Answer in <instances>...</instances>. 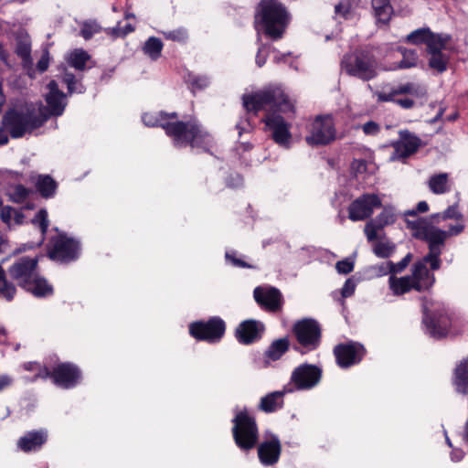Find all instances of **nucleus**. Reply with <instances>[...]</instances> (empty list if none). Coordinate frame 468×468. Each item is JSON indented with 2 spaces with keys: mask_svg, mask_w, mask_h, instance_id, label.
Segmentation results:
<instances>
[{
  "mask_svg": "<svg viewBox=\"0 0 468 468\" xmlns=\"http://www.w3.org/2000/svg\"><path fill=\"white\" fill-rule=\"evenodd\" d=\"M143 122L147 126H161L166 134L173 138L174 144L181 147L189 144L191 147L202 148L207 151L211 145L212 137L196 120L188 122H160L153 115L145 113Z\"/></svg>",
  "mask_w": 468,
  "mask_h": 468,
  "instance_id": "obj_1",
  "label": "nucleus"
},
{
  "mask_svg": "<svg viewBox=\"0 0 468 468\" xmlns=\"http://www.w3.org/2000/svg\"><path fill=\"white\" fill-rule=\"evenodd\" d=\"M408 228L412 231L413 237L425 240L431 250V256L433 258L434 268H441V260L440 258L445 240L452 236H456L464 230V225L458 223L449 226L448 230H442L432 225L426 218H418L416 220H408Z\"/></svg>",
  "mask_w": 468,
  "mask_h": 468,
  "instance_id": "obj_2",
  "label": "nucleus"
},
{
  "mask_svg": "<svg viewBox=\"0 0 468 468\" xmlns=\"http://www.w3.org/2000/svg\"><path fill=\"white\" fill-rule=\"evenodd\" d=\"M290 18L288 11L279 1L264 0L259 5L255 26H261L268 37L277 40L282 37Z\"/></svg>",
  "mask_w": 468,
  "mask_h": 468,
  "instance_id": "obj_3",
  "label": "nucleus"
},
{
  "mask_svg": "<svg viewBox=\"0 0 468 468\" xmlns=\"http://www.w3.org/2000/svg\"><path fill=\"white\" fill-rule=\"evenodd\" d=\"M2 121L12 138H20L42 126L47 122V117H39L36 105L31 103L21 111H8Z\"/></svg>",
  "mask_w": 468,
  "mask_h": 468,
  "instance_id": "obj_4",
  "label": "nucleus"
},
{
  "mask_svg": "<svg viewBox=\"0 0 468 468\" xmlns=\"http://www.w3.org/2000/svg\"><path fill=\"white\" fill-rule=\"evenodd\" d=\"M243 105L248 112H259L262 109L293 112V105L280 87H269L255 93L243 96Z\"/></svg>",
  "mask_w": 468,
  "mask_h": 468,
  "instance_id": "obj_5",
  "label": "nucleus"
},
{
  "mask_svg": "<svg viewBox=\"0 0 468 468\" xmlns=\"http://www.w3.org/2000/svg\"><path fill=\"white\" fill-rule=\"evenodd\" d=\"M232 421V433L237 446L244 451L254 448L259 439L255 419L242 410L236 414Z\"/></svg>",
  "mask_w": 468,
  "mask_h": 468,
  "instance_id": "obj_6",
  "label": "nucleus"
},
{
  "mask_svg": "<svg viewBox=\"0 0 468 468\" xmlns=\"http://www.w3.org/2000/svg\"><path fill=\"white\" fill-rule=\"evenodd\" d=\"M425 93V90L413 82L402 83L398 86L392 84H385L379 90L374 92V96L379 102L392 101L399 105L403 109H411L415 102L412 99L404 98L397 99V96L401 94H410L413 96H420Z\"/></svg>",
  "mask_w": 468,
  "mask_h": 468,
  "instance_id": "obj_7",
  "label": "nucleus"
},
{
  "mask_svg": "<svg viewBox=\"0 0 468 468\" xmlns=\"http://www.w3.org/2000/svg\"><path fill=\"white\" fill-rule=\"evenodd\" d=\"M341 65L346 74L363 80H369L377 76L375 59L362 52L346 55L342 59Z\"/></svg>",
  "mask_w": 468,
  "mask_h": 468,
  "instance_id": "obj_8",
  "label": "nucleus"
},
{
  "mask_svg": "<svg viewBox=\"0 0 468 468\" xmlns=\"http://www.w3.org/2000/svg\"><path fill=\"white\" fill-rule=\"evenodd\" d=\"M225 330V322L218 316H214L207 322H194L189 325V333L194 338L208 343L218 342L223 337Z\"/></svg>",
  "mask_w": 468,
  "mask_h": 468,
  "instance_id": "obj_9",
  "label": "nucleus"
},
{
  "mask_svg": "<svg viewBox=\"0 0 468 468\" xmlns=\"http://www.w3.org/2000/svg\"><path fill=\"white\" fill-rule=\"evenodd\" d=\"M322 369L311 364H302L292 372L287 388L295 390H308L314 388L321 380Z\"/></svg>",
  "mask_w": 468,
  "mask_h": 468,
  "instance_id": "obj_10",
  "label": "nucleus"
},
{
  "mask_svg": "<svg viewBox=\"0 0 468 468\" xmlns=\"http://www.w3.org/2000/svg\"><path fill=\"white\" fill-rule=\"evenodd\" d=\"M292 332L298 343L307 351L314 350L319 346L321 327L315 320L304 318L297 321L293 324Z\"/></svg>",
  "mask_w": 468,
  "mask_h": 468,
  "instance_id": "obj_11",
  "label": "nucleus"
},
{
  "mask_svg": "<svg viewBox=\"0 0 468 468\" xmlns=\"http://www.w3.org/2000/svg\"><path fill=\"white\" fill-rule=\"evenodd\" d=\"M431 256V250L420 261L415 262L411 266V274L410 275L413 288L418 292H425L430 290L435 283L434 274L428 270L427 264H430L431 271L439 270L434 268V260Z\"/></svg>",
  "mask_w": 468,
  "mask_h": 468,
  "instance_id": "obj_12",
  "label": "nucleus"
},
{
  "mask_svg": "<svg viewBox=\"0 0 468 468\" xmlns=\"http://www.w3.org/2000/svg\"><path fill=\"white\" fill-rule=\"evenodd\" d=\"M48 92L45 96L47 106L42 103L36 105L37 113L39 117H47V121L52 116H60L67 105L66 95L59 90L55 80L48 84Z\"/></svg>",
  "mask_w": 468,
  "mask_h": 468,
  "instance_id": "obj_13",
  "label": "nucleus"
},
{
  "mask_svg": "<svg viewBox=\"0 0 468 468\" xmlns=\"http://www.w3.org/2000/svg\"><path fill=\"white\" fill-rule=\"evenodd\" d=\"M306 142L310 145H324L335 138V129L331 115L318 116L312 122Z\"/></svg>",
  "mask_w": 468,
  "mask_h": 468,
  "instance_id": "obj_14",
  "label": "nucleus"
},
{
  "mask_svg": "<svg viewBox=\"0 0 468 468\" xmlns=\"http://www.w3.org/2000/svg\"><path fill=\"white\" fill-rule=\"evenodd\" d=\"M37 263V257H21L12 263L7 270V273L13 281L24 288L30 284L29 282L38 273Z\"/></svg>",
  "mask_w": 468,
  "mask_h": 468,
  "instance_id": "obj_15",
  "label": "nucleus"
},
{
  "mask_svg": "<svg viewBox=\"0 0 468 468\" xmlns=\"http://www.w3.org/2000/svg\"><path fill=\"white\" fill-rule=\"evenodd\" d=\"M382 206V201L376 194H364L356 198L348 207V218L362 221L372 216L376 208Z\"/></svg>",
  "mask_w": 468,
  "mask_h": 468,
  "instance_id": "obj_16",
  "label": "nucleus"
},
{
  "mask_svg": "<svg viewBox=\"0 0 468 468\" xmlns=\"http://www.w3.org/2000/svg\"><path fill=\"white\" fill-rule=\"evenodd\" d=\"M79 250V243L75 239L59 234L52 239L48 255L56 261H69L78 257Z\"/></svg>",
  "mask_w": 468,
  "mask_h": 468,
  "instance_id": "obj_17",
  "label": "nucleus"
},
{
  "mask_svg": "<svg viewBox=\"0 0 468 468\" xmlns=\"http://www.w3.org/2000/svg\"><path fill=\"white\" fill-rule=\"evenodd\" d=\"M421 140L415 133L401 130L399 132V139L393 143L394 152L391 160H403L415 154L421 146Z\"/></svg>",
  "mask_w": 468,
  "mask_h": 468,
  "instance_id": "obj_18",
  "label": "nucleus"
},
{
  "mask_svg": "<svg viewBox=\"0 0 468 468\" xmlns=\"http://www.w3.org/2000/svg\"><path fill=\"white\" fill-rule=\"evenodd\" d=\"M334 354L337 365L346 368L362 360L365 355V348L357 343L340 344L335 346Z\"/></svg>",
  "mask_w": 468,
  "mask_h": 468,
  "instance_id": "obj_19",
  "label": "nucleus"
},
{
  "mask_svg": "<svg viewBox=\"0 0 468 468\" xmlns=\"http://www.w3.org/2000/svg\"><path fill=\"white\" fill-rule=\"evenodd\" d=\"M81 374L80 369L73 364L61 363L57 365L52 370L53 382L63 388H71L80 380Z\"/></svg>",
  "mask_w": 468,
  "mask_h": 468,
  "instance_id": "obj_20",
  "label": "nucleus"
},
{
  "mask_svg": "<svg viewBox=\"0 0 468 468\" xmlns=\"http://www.w3.org/2000/svg\"><path fill=\"white\" fill-rule=\"evenodd\" d=\"M266 126L271 131L273 141L279 145L289 148L292 140L290 123L280 115L269 114L264 120Z\"/></svg>",
  "mask_w": 468,
  "mask_h": 468,
  "instance_id": "obj_21",
  "label": "nucleus"
},
{
  "mask_svg": "<svg viewBox=\"0 0 468 468\" xmlns=\"http://www.w3.org/2000/svg\"><path fill=\"white\" fill-rule=\"evenodd\" d=\"M397 220V215L392 207H385L383 210L374 218L370 219L365 226L364 231L368 241L378 239V232L386 226L392 225Z\"/></svg>",
  "mask_w": 468,
  "mask_h": 468,
  "instance_id": "obj_22",
  "label": "nucleus"
},
{
  "mask_svg": "<svg viewBox=\"0 0 468 468\" xmlns=\"http://www.w3.org/2000/svg\"><path fill=\"white\" fill-rule=\"evenodd\" d=\"M282 452V445L278 436L267 435L264 441L258 447V456L263 465L269 466L279 461Z\"/></svg>",
  "mask_w": 468,
  "mask_h": 468,
  "instance_id": "obj_23",
  "label": "nucleus"
},
{
  "mask_svg": "<svg viewBox=\"0 0 468 468\" xmlns=\"http://www.w3.org/2000/svg\"><path fill=\"white\" fill-rule=\"evenodd\" d=\"M255 301L265 310L275 312L282 305V296L280 291L273 287L259 286L253 292Z\"/></svg>",
  "mask_w": 468,
  "mask_h": 468,
  "instance_id": "obj_24",
  "label": "nucleus"
},
{
  "mask_svg": "<svg viewBox=\"0 0 468 468\" xmlns=\"http://www.w3.org/2000/svg\"><path fill=\"white\" fill-rule=\"evenodd\" d=\"M263 330L262 323L250 319L239 324L235 331V336L239 343L249 345L258 340Z\"/></svg>",
  "mask_w": 468,
  "mask_h": 468,
  "instance_id": "obj_25",
  "label": "nucleus"
},
{
  "mask_svg": "<svg viewBox=\"0 0 468 468\" xmlns=\"http://www.w3.org/2000/svg\"><path fill=\"white\" fill-rule=\"evenodd\" d=\"M451 40L450 35L440 40V43L435 44L433 48H428L427 52L430 55L429 66L441 73L447 69L448 57L441 52L446 48V45Z\"/></svg>",
  "mask_w": 468,
  "mask_h": 468,
  "instance_id": "obj_26",
  "label": "nucleus"
},
{
  "mask_svg": "<svg viewBox=\"0 0 468 468\" xmlns=\"http://www.w3.org/2000/svg\"><path fill=\"white\" fill-rule=\"evenodd\" d=\"M48 440L46 430L27 432L17 441V447L24 452L38 451Z\"/></svg>",
  "mask_w": 468,
  "mask_h": 468,
  "instance_id": "obj_27",
  "label": "nucleus"
},
{
  "mask_svg": "<svg viewBox=\"0 0 468 468\" xmlns=\"http://www.w3.org/2000/svg\"><path fill=\"white\" fill-rule=\"evenodd\" d=\"M446 34H434L429 27H422L412 31L406 37L407 42L420 45L425 44L428 48H431L435 44L440 43V40L445 37Z\"/></svg>",
  "mask_w": 468,
  "mask_h": 468,
  "instance_id": "obj_28",
  "label": "nucleus"
},
{
  "mask_svg": "<svg viewBox=\"0 0 468 468\" xmlns=\"http://www.w3.org/2000/svg\"><path fill=\"white\" fill-rule=\"evenodd\" d=\"M293 392V388L284 387L283 390L271 392L261 399L259 410L271 413L277 411L283 407V397L286 393Z\"/></svg>",
  "mask_w": 468,
  "mask_h": 468,
  "instance_id": "obj_29",
  "label": "nucleus"
},
{
  "mask_svg": "<svg viewBox=\"0 0 468 468\" xmlns=\"http://www.w3.org/2000/svg\"><path fill=\"white\" fill-rule=\"evenodd\" d=\"M374 16L378 24L387 25L393 15L389 0H372Z\"/></svg>",
  "mask_w": 468,
  "mask_h": 468,
  "instance_id": "obj_30",
  "label": "nucleus"
},
{
  "mask_svg": "<svg viewBox=\"0 0 468 468\" xmlns=\"http://www.w3.org/2000/svg\"><path fill=\"white\" fill-rule=\"evenodd\" d=\"M23 289L31 292L36 297H46L53 293V288L48 283L47 280L40 277L37 273L34 279L29 282Z\"/></svg>",
  "mask_w": 468,
  "mask_h": 468,
  "instance_id": "obj_31",
  "label": "nucleus"
},
{
  "mask_svg": "<svg viewBox=\"0 0 468 468\" xmlns=\"http://www.w3.org/2000/svg\"><path fill=\"white\" fill-rule=\"evenodd\" d=\"M453 383L458 392L468 393V357L457 365L454 370Z\"/></svg>",
  "mask_w": 468,
  "mask_h": 468,
  "instance_id": "obj_32",
  "label": "nucleus"
},
{
  "mask_svg": "<svg viewBox=\"0 0 468 468\" xmlns=\"http://www.w3.org/2000/svg\"><path fill=\"white\" fill-rule=\"evenodd\" d=\"M388 285L393 294L397 296L414 290L410 275L396 277L392 274L388 279Z\"/></svg>",
  "mask_w": 468,
  "mask_h": 468,
  "instance_id": "obj_33",
  "label": "nucleus"
},
{
  "mask_svg": "<svg viewBox=\"0 0 468 468\" xmlns=\"http://www.w3.org/2000/svg\"><path fill=\"white\" fill-rule=\"evenodd\" d=\"M428 186L430 190L435 195L447 193L451 189L448 174L440 173L430 177Z\"/></svg>",
  "mask_w": 468,
  "mask_h": 468,
  "instance_id": "obj_34",
  "label": "nucleus"
},
{
  "mask_svg": "<svg viewBox=\"0 0 468 468\" xmlns=\"http://www.w3.org/2000/svg\"><path fill=\"white\" fill-rule=\"evenodd\" d=\"M90 59V56L82 48H76L67 57L68 64L77 70L86 69V64Z\"/></svg>",
  "mask_w": 468,
  "mask_h": 468,
  "instance_id": "obj_35",
  "label": "nucleus"
},
{
  "mask_svg": "<svg viewBox=\"0 0 468 468\" xmlns=\"http://www.w3.org/2000/svg\"><path fill=\"white\" fill-rule=\"evenodd\" d=\"M5 195L14 203H23L28 197L31 190L21 184H10L5 188Z\"/></svg>",
  "mask_w": 468,
  "mask_h": 468,
  "instance_id": "obj_36",
  "label": "nucleus"
},
{
  "mask_svg": "<svg viewBox=\"0 0 468 468\" xmlns=\"http://www.w3.org/2000/svg\"><path fill=\"white\" fill-rule=\"evenodd\" d=\"M289 349V340L280 338L273 341L265 351V356L271 361L280 359Z\"/></svg>",
  "mask_w": 468,
  "mask_h": 468,
  "instance_id": "obj_37",
  "label": "nucleus"
},
{
  "mask_svg": "<svg viewBox=\"0 0 468 468\" xmlns=\"http://www.w3.org/2000/svg\"><path fill=\"white\" fill-rule=\"evenodd\" d=\"M36 187L42 197L48 198L54 196L57 189V183L49 176H39Z\"/></svg>",
  "mask_w": 468,
  "mask_h": 468,
  "instance_id": "obj_38",
  "label": "nucleus"
},
{
  "mask_svg": "<svg viewBox=\"0 0 468 468\" xmlns=\"http://www.w3.org/2000/svg\"><path fill=\"white\" fill-rule=\"evenodd\" d=\"M163 47L164 45L160 38L155 37H150L144 42L143 51L151 59L156 60L161 57Z\"/></svg>",
  "mask_w": 468,
  "mask_h": 468,
  "instance_id": "obj_39",
  "label": "nucleus"
},
{
  "mask_svg": "<svg viewBox=\"0 0 468 468\" xmlns=\"http://www.w3.org/2000/svg\"><path fill=\"white\" fill-rule=\"evenodd\" d=\"M399 51L402 55V59L398 65L390 67L389 69H410L416 66L418 61V55L416 51L406 48H399Z\"/></svg>",
  "mask_w": 468,
  "mask_h": 468,
  "instance_id": "obj_40",
  "label": "nucleus"
},
{
  "mask_svg": "<svg viewBox=\"0 0 468 468\" xmlns=\"http://www.w3.org/2000/svg\"><path fill=\"white\" fill-rule=\"evenodd\" d=\"M16 292V289L15 285L6 281L5 271L0 266V297L5 298L7 301H11L14 298Z\"/></svg>",
  "mask_w": 468,
  "mask_h": 468,
  "instance_id": "obj_41",
  "label": "nucleus"
},
{
  "mask_svg": "<svg viewBox=\"0 0 468 468\" xmlns=\"http://www.w3.org/2000/svg\"><path fill=\"white\" fill-rule=\"evenodd\" d=\"M424 318L423 323L427 328L428 334L433 337H441L445 335L444 329L437 328L435 321L429 317V310L426 304L423 305Z\"/></svg>",
  "mask_w": 468,
  "mask_h": 468,
  "instance_id": "obj_42",
  "label": "nucleus"
},
{
  "mask_svg": "<svg viewBox=\"0 0 468 468\" xmlns=\"http://www.w3.org/2000/svg\"><path fill=\"white\" fill-rule=\"evenodd\" d=\"M101 30L102 27L96 20H87L81 24L80 36L85 40H89Z\"/></svg>",
  "mask_w": 468,
  "mask_h": 468,
  "instance_id": "obj_43",
  "label": "nucleus"
},
{
  "mask_svg": "<svg viewBox=\"0 0 468 468\" xmlns=\"http://www.w3.org/2000/svg\"><path fill=\"white\" fill-rule=\"evenodd\" d=\"M411 260V254H407L399 262L393 263L391 261L387 262L386 266H381V271L384 273H398L401 272L410 263Z\"/></svg>",
  "mask_w": 468,
  "mask_h": 468,
  "instance_id": "obj_44",
  "label": "nucleus"
},
{
  "mask_svg": "<svg viewBox=\"0 0 468 468\" xmlns=\"http://www.w3.org/2000/svg\"><path fill=\"white\" fill-rule=\"evenodd\" d=\"M62 80L67 85L69 94L73 92L82 93L84 91L83 85L76 80L72 73L65 72Z\"/></svg>",
  "mask_w": 468,
  "mask_h": 468,
  "instance_id": "obj_45",
  "label": "nucleus"
},
{
  "mask_svg": "<svg viewBox=\"0 0 468 468\" xmlns=\"http://www.w3.org/2000/svg\"><path fill=\"white\" fill-rule=\"evenodd\" d=\"M32 224L37 226L40 229L42 234L41 242L44 239V236L48 228V212L45 209H40L34 218L31 220Z\"/></svg>",
  "mask_w": 468,
  "mask_h": 468,
  "instance_id": "obj_46",
  "label": "nucleus"
},
{
  "mask_svg": "<svg viewBox=\"0 0 468 468\" xmlns=\"http://www.w3.org/2000/svg\"><path fill=\"white\" fill-rule=\"evenodd\" d=\"M373 250L379 258H388L394 252L395 245L390 241L377 242Z\"/></svg>",
  "mask_w": 468,
  "mask_h": 468,
  "instance_id": "obj_47",
  "label": "nucleus"
},
{
  "mask_svg": "<svg viewBox=\"0 0 468 468\" xmlns=\"http://www.w3.org/2000/svg\"><path fill=\"white\" fill-rule=\"evenodd\" d=\"M162 34L166 39L180 43L186 42L188 38L187 31L184 27H179L169 31H164L162 32Z\"/></svg>",
  "mask_w": 468,
  "mask_h": 468,
  "instance_id": "obj_48",
  "label": "nucleus"
},
{
  "mask_svg": "<svg viewBox=\"0 0 468 468\" xmlns=\"http://www.w3.org/2000/svg\"><path fill=\"white\" fill-rule=\"evenodd\" d=\"M433 218H441L442 220L448 218L462 219L463 215L459 212L457 206H450L442 214H436L432 216Z\"/></svg>",
  "mask_w": 468,
  "mask_h": 468,
  "instance_id": "obj_49",
  "label": "nucleus"
},
{
  "mask_svg": "<svg viewBox=\"0 0 468 468\" xmlns=\"http://www.w3.org/2000/svg\"><path fill=\"white\" fill-rule=\"evenodd\" d=\"M354 267L355 262L350 258L339 261L335 264V269L339 274H348L353 271Z\"/></svg>",
  "mask_w": 468,
  "mask_h": 468,
  "instance_id": "obj_50",
  "label": "nucleus"
},
{
  "mask_svg": "<svg viewBox=\"0 0 468 468\" xmlns=\"http://www.w3.org/2000/svg\"><path fill=\"white\" fill-rule=\"evenodd\" d=\"M188 81L192 88L197 90H202L209 84V79L206 76L200 75H190Z\"/></svg>",
  "mask_w": 468,
  "mask_h": 468,
  "instance_id": "obj_51",
  "label": "nucleus"
},
{
  "mask_svg": "<svg viewBox=\"0 0 468 468\" xmlns=\"http://www.w3.org/2000/svg\"><path fill=\"white\" fill-rule=\"evenodd\" d=\"M351 11L350 0H342L335 6V12L341 17L347 18Z\"/></svg>",
  "mask_w": 468,
  "mask_h": 468,
  "instance_id": "obj_52",
  "label": "nucleus"
},
{
  "mask_svg": "<svg viewBox=\"0 0 468 468\" xmlns=\"http://www.w3.org/2000/svg\"><path fill=\"white\" fill-rule=\"evenodd\" d=\"M356 287V282L354 278H348L341 290V294L344 298L350 297L354 294Z\"/></svg>",
  "mask_w": 468,
  "mask_h": 468,
  "instance_id": "obj_53",
  "label": "nucleus"
},
{
  "mask_svg": "<svg viewBox=\"0 0 468 468\" xmlns=\"http://www.w3.org/2000/svg\"><path fill=\"white\" fill-rule=\"evenodd\" d=\"M14 212H15V209L13 207H11L9 206L4 207L2 208L1 214H0L2 221L5 222V224H7L8 226H11L13 217H14Z\"/></svg>",
  "mask_w": 468,
  "mask_h": 468,
  "instance_id": "obj_54",
  "label": "nucleus"
},
{
  "mask_svg": "<svg viewBox=\"0 0 468 468\" xmlns=\"http://www.w3.org/2000/svg\"><path fill=\"white\" fill-rule=\"evenodd\" d=\"M362 129H363V132H364L366 134H367V135H375V134H377V133L379 132V130H380L379 125H378L377 122H372V121H371V122H366V123L363 125Z\"/></svg>",
  "mask_w": 468,
  "mask_h": 468,
  "instance_id": "obj_55",
  "label": "nucleus"
},
{
  "mask_svg": "<svg viewBox=\"0 0 468 468\" xmlns=\"http://www.w3.org/2000/svg\"><path fill=\"white\" fill-rule=\"evenodd\" d=\"M429 210V205L426 201H420L416 207V209L409 210L405 215L415 216L418 212L424 213Z\"/></svg>",
  "mask_w": 468,
  "mask_h": 468,
  "instance_id": "obj_56",
  "label": "nucleus"
},
{
  "mask_svg": "<svg viewBox=\"0 0 468 468\" xmlns=\"http://www.w3.org/2000/svg\"><path fill=\"white\" fill-rule=\"evenodd\" d=\"M352 169L356 173H363L367 170V162L363 159H356L352 163Z\"/></svg>",
  "mask_w": 468,
  "mask_h": 468,
  "instance_id": "obj_57",
  "label": "nucleus"
},
{
  "mask_svg": "<svg viewBox=\"0 0 468 468\" xmlns=\"http://www.w3.org/2000/svg\"><path fill=\"white\" fill-rule=\"evenodd\" d=\"M105 33L111 36L112 38L123 37L122 27L117 26L114 27H108L104 29Z\"/></svg>",
  "mask_w": 468,
  "mask_h": 468,
  "instance_id": "obj_58",
  "label": "nucleus"
},
{
  "mask_svg": "<svg viewBox=\"0 0 468 468\" xmlns=\"http://www.w3.org/2000/svg\"><path fill=\"white\" fill-rule=\"evenodd\" d=\"M13 383V378L8 375L0 376V392L5 388L10 387Z\"/></svg>",
  "mask_w": 468,
  "mask_h": 468,
  "instance_id": "obj_59",
  "label": "nucleus"
},
{
  "mask_svg": "<svg viewBox=\"0 0 468 468\" xmlns=\"http://www.w3.org/2000/svg\"><path fill=\"white\" fill-rule=\"evenodd\" d=\"M38 373L36 375V378H52V371H50L48 367H38Z\"/></svg>",
  "mask_w": 468,
  "mask_h": 468,
  "instance_id": "obj_60",
  "label": "nucleus"
},
{
  "mask_svg": "<svg viewBox=\"0 0 468 468\" xmlns=\"http://www.w3.org/2000/svg\"><path fill=\"white\" fill-rule=\"evenodd\" d=\"M8 133L7 129L2 124L0 126V145H5L8 143Z\"/></svg>",
  "mask_w": 468,
  "mask_h": 468,
  "instance_id": "obj_61",
  "label": "nucleus"
},
{
  "mask_svg": "<svg viewBox=\"0 0 468 468\" xmlns=\"http://www.w3.org/2000/svg\"><path fill=\"white\" fill-rule=\"evenodd\" d=\"M25 216L21 210H16L14 212L13 220L16 225H21L24 223Z\"/></svg>",
  "mask_w": 468,
  "mask_h": 468,
  "instance_id": "obj_62",
  "label": "nucleus"
},
{
  "mask_svg": "<svg viewBox=\"0 0 468 468\" xmlns=\"http://www.w3.org/2000/svg\"><path fill=\"white\" fill-rule=\"evenodd\" d=\"M463 457V452L461 449H453L451 452V458L453 462H459Z\"/></svg>",
  "mask_w": 468,
  "mask_h": 468,
  "instance_id": "obj_63",
  "label": "nucleus"
},
{
  "mask_svg": "<svg viewBox=\"0 0 468 468\" xmlns=\"http://www.w3.org/2000/svg\"><path fill=\"white\" fill-rule=\"evenodd\" d=\"M29 48L27 45L21 46L17 48V54L22 58H27L29 55Z\"/></svg>",
  "mask_w": 468,
  "mask_h": 468,
  "instance_id": "obj_64",
  "label": "nucleus"
}]
</instances>
